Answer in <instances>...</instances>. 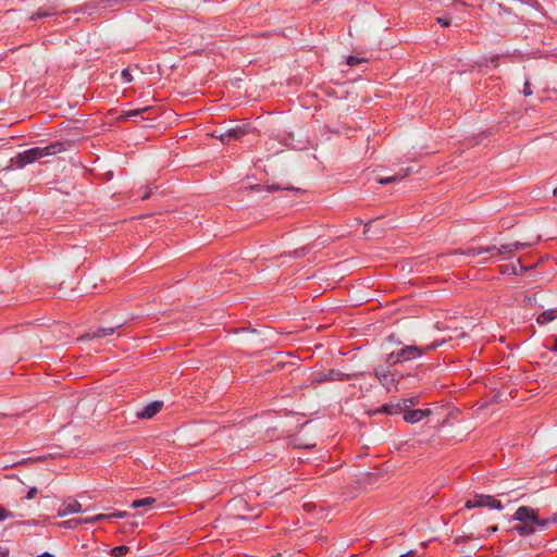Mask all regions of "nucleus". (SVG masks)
Listing matches in <instances>:
<instances>
[{"label":"nucleus","mask_w":557,"mask_h":557,"mask_svg":"<svg viewBox=\"0 0 557 557\" xmlns=\"http://www.w3.org/2000/svg\"><path fill=\"white\" fill-rule=\"evenodd\" d=\"M307 247H302L300 249H296L294 251V257H300V256H305L307 253Z\"/></svg>","instance_id":"58836bf2"},{"label":"nucleus","mask_w":557,"mask_h":557,"mask_svg":"<svg viewBox=\"0 0 557 557\" xmlns=\"http://www.w3.org/2000/svg\"><path fill=\"white\" fill-rule=\"evenodd\" d=\"M156 503V498L153 497H146L141 499H136L131 504V507L134 509L151 506Z\"/></svg>","instance_id":"412c9836"},{"label":"nucleus","mask_w":557,"mask_h":557,"mask_svg":"<svg viewBox=\"0 0 557 557\" xmlns=\"http://www.w3.org/2000/svg\"><path fill=\"white\" fill-rule=\"evenodd\" d=\"M511 252H512V249H511L510 244H505L497 248V255L511 253Z\"/></svg>","instance_id":"2f4dec72"},{"label":"nucleus","mask_w":557,"mask_h":557,"mask_svg":"<svg viewBox=\"0 0 557 557\" xmlns=\"http://www.w3.org/2000/svg\"><path fill=\"white\" fill-rule=\"evenodd\" d=\"M462 541H463V539L459 537V539H456V541H455V542H456V543H460V542H462Z\"/></svg>","instance_id":"603ef678"},{"label":"nucleus","mask_w":557,"mask_h":557,"mask_svg":"<svg viewBox=\"0 0 557 557\" xmlns=\"http://www.w3.org/2000/svg\"><path fill=\"white\" fill-rule=\"evenodd\" d=\"M497 248L498 247H496V246H488V247L482 248V249H483V253L486 252V253H491L492 256H498Z\"/></svg>","instance_id":"4c0bfd02"},{"label":"nucleus","mask_w":557,"mask_h":557,"mask_svg":"<svg viewBox=\"0 0 557 557\" xmlns=\"http://www.w3.org/2000/svg\"><path fill=\"white\" fill-rule=\"evenodd\" d=\"M37 488L36 487H32L28 490L27 492V495H26V498L27 499H32L33 497H35V495L37 494Z\"/></svg>","instance_id":"ea45409f"},{"label":"nucleus","mask_w":557,"mask_h":557,"mask_svg":"<svg viewBox=\"0 0 557 557\" xmlns=\"http://www.w3.org/2000/svg\"><path fill=\"white\" fill-rule=\"evenodd\" d=\"M82 511V505L79 502L73 498L64 500L62 506L58 510V517H64L67 515L76 513Z\"/></svg>","instance_id":"4468645a"},{"label":"nucleus","mask_w":557,"mask_h":557,"mask_svg":"<svg viewBox=\"0 0 557 557\" xmlns=\"http://www.w3.org/2000/svg\"><path fill=\"white\" fill-rule=\"evenodd\" d=\"M55 25H60V22L58 20L54 21Z\"/></svg>","instance_id":"4d7b16f0"},{"label":"nucleus","mask_w":557,"mask_h":557,"mask_svg":"<svg viewBox=\"0 0 557 557\" xmlns=\"http://www.w3.org/2000/svg\"><path fill=\"white\" fill-rule=\"evenodd\" d=\"M251 131V126L249 123L236 125L233 127H230L225 131V136L228 137V140H238L243 136L249 134Z\"/></svg>","instance_id":"ddd939ff"},{"label":"nucleus","mask_w":557,"mask_h":557,"mask_svg":"<svg viewBox=\"0 0 557 557\" xmlns=\"http://www.w3.org/2000/svg\"><path fill=\"white\" fill-rule=\"evenodd\" d=\"M151 110V107H144V108H140V109H134V110H128V111H123V114L121 115V120H127V119H131V117H136V116H139L141 115L144 112H147Z\"/></svg>","instance_id":"aec40b11"},{"label":"nucleus","mask_w":557,"mask_h":557,"mask_svg":"<svg viewBox=\"0 0 557 557\" xmlns=\"http://www.w3.org/2000/svg\"><path fill=\"white\" fill-rule=\"evenodd\" d=\"M8 555H9V550L0 547V557H7Z\"/></svg>","instance_id":"de8ad7c7"},{"label":"nucleus","mask_w":557,"mask_h":557,"mask_svg":"<svg viewBox=\"0 0 557 557\" xmlns=\"http://www.w3.org/2000/svg\"><path fill=\"white\" fill-rule=\"evenodd\" d=\"M149 195H150L149 193L144 194V195L141 196V199H147V198H149Z\"/></svg>","instance_id":"3c124183"},{"label":"nucleus","mask_w":557,"mask_h":557,"mask_svg":"<svg viewBox=\"0 0 557 557\" xmlns=\"http://www.w3.org/2000/svg\"><path fill=\"white\" fill-rule=\"evenodd\" d=\"M557 318V308L548 309L544 312H542L537 318L536 321L539 324H547L548 322H552Z\"/></svg>","instance_id":"a211bd4d"},{"label":"nucleus","mask_w":557,"mask_h":557,"mask_svg":"<svg viewBox=\"0 0 557 557\" xmlns=\"http://www.w3.org/2000/svg\"><path fill=\"white\" fill-rule=\"evenodd\" d=\"M398 176H383L379 180H376V183L380 185H387L395 183L397 181Z\"/></svg>","instance_id":"a878e982"},{"label":"nucleus","mask_w":557,"mask_h":557,"mask_svg":"<svg viewBox=\"0 0 557 557\" xmlns=\"http://www.w3.org/2000/svg\"><path fill=\"white\" fill-rule=\"evenodd\" d=\"M523 95L525 97H529L533 94L532 89H531V83L530 81L527 78L525 82H524V85H523V90H522Z\"/></svg>","instance_id":"72a5a7b5"},{"label":"nucleus","mask_w":557,"mask_h":557,"mask_svg":"<svg viewBox=\"0 0 557 557\" xmlns=\"http://www.w3.org/2000/svg\"><path fill=\"white\" fill-rule=\"evenodd\" d=\"M445 343V339L434 341L432 344L426 346H418V345H405L397 350L392 351L387 355L385 359V363L388 367L396 366L398 363L408 362L411 360H416L423 355L436 349Z\"/></svg>","instance_id":"7ed1b4c3"},{"label":"nucleus","mask_w":557,"mask_h":557,"mask_svg":"<svg viewBox=\"0 0 557 557\" xmlns=\"http://www.w3.org/2000/svg\"><path fill=\"white\" fill-rule=\"evenodd\" d=\"M121 77L123 83H131L133 81V75L131 74L129 69L122 70Z\"/></svg>","instance_id":"c756f323"},{"label":"nucleus","mask_w":557,"mask_h":557,"mask_svg":"<svg viewBox=\"0 0 557 557\" xmlns=\"http://www.w3.org/2000/svg\"><path fill=\"white\" fill-rule=\"evenodd\" d=\"M497 530H498V528L496 525H492L486 529L487 533H493V532H496Z\"/></svg>","instance_id":"49530a36"},{"label":"nucleus","mask_w":557,"mask_h":557,"mask_svg":"<svg viewBox=\"0 0 557 557\" xmlns=\"http://www.w3.org/2000/svg\"><path fill=\"white\" fill-rule=\"evenodd\" d=\"M82 523H83L82 518H74V519H70L67 521L62 522V525L65 528H69V529H74Z\"/></svg>","instance_id":"b1692460"},{"label":"nucleus","mask_w":557,"mask_h":557,"mask_svg":"<svg viewBox=\"0 0 557 557\" xmlns=\"http://www.w3.org/2000/svg\"><path fill=\"white\" fill-rule=\"evenodd\" d=\"M467 509L487 507L491 509L502 510L504 507L499 500L491 495L478 494L472 499L466 502Z\"/></svg>","instance_id":"39448f33"},{"label":"nucleus","mask_w":557,"mask_h":557,"mask_svg":"<svg viewBox=\"0 0 557 557\" xmlns=\"http://www.w3.org/2000/svg\"><path fill=\"white\" fill-rule=\"evenodd\" d=\"M129 550V548L125 545H121V546H115L111 549V555L114 556V557H122L124 556L127 552Z\"/></svg>","instance_id":"5701e85b"},{"label":"nucleus","mask_w":557,"mask_h":557,"mask_svg":"<svg viewBox=\"0 0 557 557\" xmlns=\"http://www.w3.org/2000/svg\"><path fill=\"white\" fill-rule=\"evenodd\" d=\"M369 225H370L369 223H367V224L364 225V227H366V232H368V231H369Z\"/></svg>","instance_id":"5fc2aeb1"},{"label":"nucleus","mask_w":557,"mask_h":557,"mask_svg":"<svg viewBox=\"0 0 557 557\" xmlns=\"http://www.w3.org/2000/svg\"><path fill=\"white\" fill-rule=\"evenodd\" d=\"M55 15H58V12L52 8L41 7L29 16V21H37L39 18L52 17Z\"/></svg>","instance_id":"2eb2a0df"},{"label":"nucleus","mask_w":557,"mask_h":557,"mask_svg":"<svg viewBox=\"0 0 557 557\" xmlns=\"http://www.w3.org/2000/svg\"><path fill=\"white\" fill-rule=\"evenodd\" d=\"M212 136L214 138H218L222 144H227L230 143L228 140V137L225 136V132H219V131H214L212 133Z\"/></svg>","instance_id":"cd10ccee"},{"label":"nucleus","mask_w":557,"mask_h":557,"mask_svg":"<svg viewBox=\"0 0 557 557\" xmlns=\"http://www.w3.org/2000/svg\"><path fill=\"white\" fill-rule=\"evenodd\" d=\"M275 138L284 146L295 150L305 149L307 144V141L304 139H296L293 132H280Z\"/></svg>","instance_id":"423d86ee"},{"label":"nucleus","mask_w":557,"mask_h":557,"mask_svg":"<svg viewBox=\"0 0 557 557\" xmlns=\"http://www.w3.org/2000/svg\"><path fill=\"white\" fill-rule=\"evenodd\" d=\"M550 523H557V513H554L550 518H547Z\"/></svg>","instance_id":"c03bdc74"},{"label":"nucleus","mask_w":557,"mask_h":557,"mask_svg":"<svg viewBox=\"0 0 557 557\" xmlns=\"http://www.w3.org/2000/svg\"><path fill=\"white\" fill-rule=\"evenodd\" d=\"M539 239H540V237H537V239L534 242V244ZM510 245H511L512 252H515V251H518V250L531 247L533 245V243H530V242H527V243L515 242V243H510Z\"/></svg>","instance_id":"4be33fe9"},{"label":"nucleus","mask_w":557,"mask_h":557,"mask_svg":"<svg viewBox=\"0 0 557 557\" xmlns=\"http://www.w3.org/2000/svg\"><path fill=\"white\" fill-rule=\"evenodd\" d=\"M436 22H437L442 27H448V26H450V24H451V20H450V17H447V16H438V17H436Z\"/></svg>","instance_id":"7c9ffc66"},{"label":"nucleus","mask_w":557,"mask_h":557,"mask_svg":"<svg viewBox=\"0 0 557 557\" xmlns=\"http://www.w3.org/2000/svg\"><path fill=\"white\" fill-rule=\"evenodd\" d=\"M403 419L411 424L420 422L423 418L431 414L430 409H405L403 410Z\"/></svg>","instance_id":"9b49d317"},{"label":"nucleus","mask_w":557,"mask_h":557,"mask_svg":"<svg viewBox=\"0 0 557 557\" xmlns=\"http://www.w3.org/2000/svg\"><path fill=\"white\" fill-rule=\"evenodd\" d=\"M249 188L251 190L267 191V193H272V191H275V190L301 191V188L296 187L294 185H289V184H274V183L273 184H267V185H260V184L251 185V186H249Z\"/></svg>","instance_id":"6e6552de"},{"label":"nucleus","mask_w":557,"mask_h":557,"mask_svg":"<svg viewBox=\"0 0 557 557\" xmlns=\"http://www.w3.org/2000/svg\"><path fill=\"white\" fill-rule=\"evenodd\" d=\"M418 401L419 400L417 397H411V398L404 399L403 403H400V405L403 406V410H405V409H410V407L417 405Z\"/></svg>","instance_id":"393cba45"},{"label":"nucleus","mask_w":557,"mask_h":557,"mask_svg":"<svg viewBox=\"0 0 557 557\" xmlns=\"http://www.w3.org/2000/svg\"><path fill=\"white\" fill-rule=\"evenodd\" d=\"M110 516H111V519H113V518L123 519V518L128 517L129 512L117 510V511L111 512Z\"/></svg>","instance_id":"c9c22d12"},{"label":"nucleus","mask_w":557,"mask_h":557,"mask_svg":"<svg viewBox=\"0 0 557 557\" xmlns=\"http://www.w3.org/2000/svg\"><path fill=\"white\" fill-rule=\"evenodd\" d=\"M554 196L557 197V187L553 190Z\"/></svg>","instance_id":"864d4df0"},{"label":"nucleus","mask_w":557,"mask_h":557,"mask_svg":"<svg viewBox=\"0 0 557 557\" xmlns=\"http://www.w3.org/2000/svg\"><path fill=\"white\" fill-rule=\"evenodd\" d=\"M375 412L385 413V414H398L403 412V406L400 403L393 405V404H385L382 405Z\"/></svg>","instance_id":"f3484780"},{"label":"nucleus","mask_w":557,"mask_h":557,"mask_svg":"<svg viewBox=\"0 0 557 557\" xmlns=\"http://www.w3.org/2000/svg\"><path fill=\"white\" fill-rule=\"evenodd\" d=\"M482 253H483L482 248L468 247L467 249H463V250H453L448 253V257L455 258L459 255L475 257V256H480Z\"/></svg>","instance_id":"dca6fc26"},{"label":"nucleus","mask_w":557,"mask_h":557,"mask_svg":"<svg viewBox=\"0 0 557 557\" xmlns=\"http://www.w3.org/2000/svg\"><path fill=\"white\" fill-rule=\"evenodd\" d=\"M124 324H125V322L123 321V322L115 323L114 325L109 326V327H98L95 331H90V332L86 333L83 336V338L95 339V338L107 337L109 335H112L116 330L122 327Z\"/></svg>","instance_id":"1a4fd4ad"},{"label":"nucleus","mask_w":557,"mask_h":557,"mask_svg":"<svg viewBox=\"0 0 557 557\" xmlns=\"http://www.w3.org/2000/svg\"><path fill=\"white\" fill-rule=\"evenodd\" d=\"M71 146L70 141L55 140L42 147H33L18 152L14 158L11 159V165L16 169H22L27 164L34 163L44 157L54 156L61 151L67 149Z\"/></svg>","instance_id":"f03ea898"},{"label":"nucleus","mask_w":557,"mask_h":557,"mask_svg":"<svg viewBox=\"0 0 557 557\" xmlns=\"http://www.w3.org/2000/svg\"><path fill=\"white\" fill-rule=\"evenodd\" d=\"M499 58H500V55H499V54H494V55H492V57L488 59V61H490L491 63H493L495 67H497V66H498L497 61L499 60Z\"/></svg>","instance_id":"a19ab883"},{"label":"nucleus","mask_w":557,"mask_h":557,"mask_svg":"<svg viewBox=\"0 0 557 557\" xmlns=\"http://www.w3.org/2000/svg\"><path fill=\"white\" fill-rule=\"evenodd\" d=\"M391 367L387 364L379 366L374 368V375L380 381V383L387 389L392 391L393 388H397V384L399 382L400 375L396 372H391Z\"/></svg>","instance_id":"20e7f679"},{"label":"nucleus","mask_w":557,"mask_h":557,"mask_svg":"<svg viewBox=\"0 0 557 557\" xmlns=\"http://www.w3.org/2000/svg\"><path fill=\"white\" fill-rule=\"evenodd\" d=\"M401 171H404V174L409 175V174H411V172L413 171V169H412V168H407V169H405V170H404V169H401Z\"/></svg>","instance_id":"09e8293b"},{"label":"nucleus","mask_w":557,"mask_h":557,"mask_svg":"<svg viewBox=\"0 0 557 557\" xmlns=\"http://www.w3.org/2000/svg\"><path fill=\"white\" fill-rule=\"evenodd\" d=\"M96 522H97V521H96V520H94V517L83 519V523H89V524H92V523H96Z\"/></svg>","instance_id":"37998d69"},{"label":"nucleus","mask_w":557,"mask_h":557,"mask_svg":"<svg viewBox=\"0 0 557 557\" xmlns=\"http://www.w3.org/2000/svg\"><path fill=\"white\" fill-rule=\"evenodd\" d=\"M163 407V401L154 400L136 412L138 419H151L154 417Z\"/></svg>","instance_id":"f8f14e48"},{"label":"nucleus","mask_w":557,"mask_h":557,"mask_svg":"<svg viewBox=\"0 0 557 557\" xmlns=\"http://www.w3.org/2000/svg\"><path fill=\"white\" fill-rule=\"evenodd\" d=\"M121 0H90L84 3L85 14L92 15L100 9L111 8L117 4Z\"/></svg>","instance_id":"0eeeda50"},{"label":"nucleus","mask_w":557,"mask_h":557,"mask_svg":"<svg viewBox=\"0 0 557 557\" xmlns=\"http://www.w3.org/2000/svg\"><path fill=\"white\" fill-rule=\"evenodd\" d=\"M296 447H304V448H312L315 446V443L312 442V443H304L300 441V438H296L295 440V444H294Z\"/></svg>","instance_id":"473e14b6"},{"label":"nucleus","mask_w":557,"mask_h":557,"mask_svg":"<svg viewBox=\"0 0 557 557\" xmlns=\"http://www.w3.org/2000/svg\"><path fill=\"white\" fill-rule=\"evenodd\" d=\"M94 520H96L97 522L103 521V520H111V516H110V513H99V515L94 516Z\"/></svg>","instance_id":"e433bc0d"},{"label":"nucleus","mask_w":557,"mask_h":557,"mask_svg":"<svg viewBox=\"0 0 557 557\" xmlns=\"http://www.w3.org/2000/svg\"><path fill=\"white\" fill-rule=\"evenodd\" d=\"M70 12H72L74 14H85L84 4L77 5V7L73 8V9L64 10L61 13L65 14V13H70Z\"/></svg>","instance_id":"c85d7f7f"},{"label":"nucleus","mask_w":557,"mask_h":557,"mask_svg":"<svg viewBox=\"0 0 557 557\" xmlns=\"http://www.w3.org/2000/svg\"><path fill=\"white\" fill-rule=\"evenodd\" d=\"M11 517H13V513L0 506V522Z\"/></svg>","instance_id":"f704fd0d"},{"label":"nucleus","mask_w":557,"mask_h":557,"mask_svg":"<svg viewBox=\"0 0 557 557\" xmlns=\"http://www.w3.org/2000/svg\"><path fill=\"white\" fill-rule=\"evenodd\" d=\"M497 5H498V8H502V9H504V10H506V9L503 7V4H502V3H497Z\"/></svg>","instance_id":"6e6d98bb"},{"label":"nucleus","mask_w":557,"mask_h":557,"mask_svg":"<svg viewBox=\"0 0 557 557\" xmlns=\"http://www.w3.org/2000/svg\"><path fill=\"white\" fill-rule=\"evenodd\" d=\"M37 557H55V556L49 552H45V553L39 554Z\"/></svg>","instance_id":"a18cd8bd"},{"label":"nucleus","mask_w":557,"mask_h":557,"mask_svg":"<svg viewBox=\"0 0 557 557\" xmlns=\"http://www.w3.org/2000/svg\"><path fill=\"white\" fill-rule=\"evenodd\" d=\"M356 376H357L356 374L344 373V372H342L339 370L331 369L327 372H325L323 374H320L315 379V381H318V382H324V381H329V382L346 381V380H349V379L356 377Z\"/></svg>","instance_id":"9d476101"},{"label":"nucleus","mask_w":557,"mask_h":557,"mask_svg":"<svg viewBox=\"0 0 557 557\" xmlns=\"http://www.w3.org/2000/svg\"><path fill=\"white\" fill-rule=\"evenodd\" d=\"M528 270L527 267H523L521 261L518 259L516 264L510 265H503L502 272L503 273H511L513 275H517L519 273L525 272Z\"/></svg>","instance_id":"6ab92c4d"},{"label":"nucleus","mask_w":557,"mask_h":557,"mask_svg":"<svg viewBox=\"0 0 557 557\" xmlns=\"http://www.w3.org/2000/svg\"><path fill=\"white\" fill-rule=\"evenodd\" d=\"M512 520L519 522L511 531L520 536H529L539 530H545L549 525L548 519L539 517V509L521 506L512 516Z\"/></svg>","instance_id":"f257e3e1"},{"label":"nucleus","mask_w":557,"mask_h":557,"mask_svg":"<svg viewBox=\"0 0 557 557\" xmlns=\"http://www.w3.org/2000/svg\"><path fill=\"white\" fill-rule=\"evenodd\" d=\"M363 61H364V59L359 58L357 55H348L346 62L349 66H355Z\"/></svg>","instance_id":"bb28decb"},{"label":"nucleus","mask_w":557,"mask_h":557,"mask_svg":"<svg viewBox=\"0 0 557 557\" xmlns=\"http://www.w3.org/2000/svg\"><path fill=\"white\" fill-rule=\"evenodd\" d=\"M414 556H416L414 550H408L407 553L401 554L399 557H414Z\"/></svg>","instance_id":"79ce46f5"},{"label":"nucleus","mask_w":557,"mask_h":557,"mask_svg":"<svg viewBox=\"0 0 557 557\" xmlns=\"http://www.w3.org/2000/svg\"><path fill=\"white\" fill-rule=\"evenodd\" d=\"M550 349L555 352H557V337L555 338L554 345L550 347Z\"/></svg>","instance_id":"8fccbe9b"}]
</instances>
